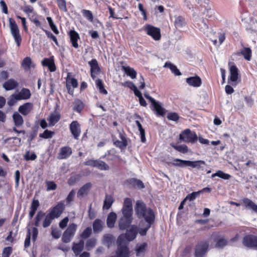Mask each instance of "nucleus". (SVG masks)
<instances>
[{
	"label": "nucleus",
	"instance_id": "nucleus-30",
	"mask_svg": "<svg viewBox=\"0 0 257 257\" xmlns=\"http://www.w3.org/2000/svg\"><path fill=\"white\" fill-rule=\"evenodd\" d=\"M29 19L37 27L41 28L42 24L40 22V20H42L45 21V19L42 16H39L35 12L33 13V15L29 18Z\"/></svg>",
	"mask_w": 257,
	"mask_h": 257
},
{
	"label": "nucleus",
	"instance_id": "nucleus-21",
	"mask_svg": "<svg viewBox=\"0 0 257 257\" xmlns=\"http://www.w3.org/2000/svg\"><path fill=\"white\" fill-rule=\"evenodd\" d=\"M68 35L69 36L72 46L75 49L78 48V40L80 39L79 34L75 30H70L68 32Z\"/></svg>",
	"mask_w": 257,
	"mask_h": 257
},
{
	"label": "nucleus",
	"instance_id": "nucleus-31",
	"mask_svg": "<svg viewBox=\"0 0 257 257\" xmlns=\"http://www.w3.org/2000/svg\"><path fill=\"white\" fill-rule=\"evenodd\" d=\"M84 242L80 239L78 243L74 242L72 246V250L76 255H79L84 248Z\"/></svg>",
	"mask_w": 257,
	"mask_h": 257
},
{
	"label": "nucleus",
	"instance_id": "nucleus-62",
	"mask_svg": "<svg viewBox=\"0 0 257 257\" xmlns=\"http://www.w3.org/2000/svg\"><path fill=\"white\" fill-rule=\"evenodd\" d=\"M167 118L169 120L177 121L179 119V116L176 112H170L167 115Z\"/></svg>",
	"mask_w": 257,
	"mask_h": 257
},
{
	"label": "nucleus",
	"instance_id": "nucleus-1",
	"mask_svg": "<svg viewBox=\"0 0 257 257\" xmlns=\"http://www.w3.org/2000/svg\"><path fill=\"white\" fill-rule=\"evenodd\" d=\"M122 216L120 218L118 226L120 230H124L128 228L133 222V209L132 200L130 198H125L121 209Z\"/></svg>",
	"mask_w": 257,
	"mask_h": 257
},
{
	"label": "nucleus",
	"instance_id": "nucleus-56",
	"mask_svg": "<svg viewBox=\"0 0 257 257\" xmlns=\"http://www.w3.org/2000/svg\"><path fill=\"white\" fill-rule=\"evenodd\" d=\"M59 9L64 12H67L66 0H56Z\"/></svg>",
	"mask_w": 257,
	"mask_h": 257
},
{
	"label": "nucleus",
	"instance_id": "nucleus-35",
	"mask_svg": "<svg viewBox=\"0 0 257 257\" xmlns=\"http://www.w3.org/2000/svg\"><path fill=\"white\" fill-rule=\"evenodd\" d=\"M117 218L116 214L113 212L109 213L106 219L108 227L112 228L114 227Z\"/></svg>",
	"mask_w": 257,
	"mask_h": 257
},
{
	"label": "nucleus",
	"instance_id": "nucleus-28",
	"mask_svg": "<svg viewBox=\"0 0 257 257\" xmlns=\"http://www.w3.org/2000/svg\"><path fill=\"white\" fill-rule=\"evenodd\" d=\"M39 206V201L38 199H34L31 203L29 213V216L30 219L33 217Z\"/></svg>",
	"mask_w": 257,
	"mask_h": 257
},
{
	"label": "nucleus",
	"instance_id": "nucleus-25",
	"mask_svg": "<svg viewBox=\"0 0 257 257\" xmlns=\"http://www.w3.org/2000/svg\"><path fill=\"white\" fill-rule=\"evenodd\" d=\"M61 118V115L59 112L55 110L53 112H52L49 117L47 118L48 121L49 123V125L54 126L57 123Z\"/></svg>",
	"mask_w": 257,
	"mask_h": 257
},
{
	"label": "nucleus",
	"instance_id": "nucleus-58",
	"mask_svg": "<svg viewBox=\"0 0 257 257\" xmlns=\"http://www.w3.org/2000/svg\"><path fill=\"white\" fill-rule=\"evenodd\" d=\"M13 252V248L11 246L6 247L4 248L2 255V257H10Z\"/></svg>",
	"mask_w": 257,
	"mask_h": 257
},
{
	"label": "nucleus",
	"instance_id": "nucleus-19",
	"mask_svg": "<svg viewBox=\"0 0 257 257\" xmlns=\"http://www.w3.org/2000/svg\"><path fill=\"white\" fill-rule=\"evenodd\" d=\"M42 65L43 66L47 67L50 72H54L56 70V66L53 56L48 58H45L42 61Z\"/></svg>",
	"mask_w": 257,
	"mask_h": 257
},
{
	"label": "nucleus",
	"instance_id": "nucleus-32",
	"mask_svg": "<svg viewBox=\"0 0 257 257\" xmlns=\"http://www.w3.org/2000/svg\"><path fill=\"white\" fill-rule=\"evenodd\" d=\"M148 246L147 242H144L142 244H137L135 248V251L137 256H144Z\"/></svg>",
	"mask_w": 257,
	"mask_h": 257
},
{
	"label": "nucleus",
	"instance_id": "nucleus-26",
	"mask_svg": "<svg viewBox=\"0 0 257 257\" xmlns=\"http://www.w3.org/2000/svg\"><path fill=\"white\" fill-rule=\"evenodd\" d=\"M186 81L190 86L194 87H198L200 86L202 84L201 79L198 76L187 78Z\"/></svg>",
	"mask_w": 257,
	"mask_h": 257
},
{
	"label": "nucleus",
	"instance_id": "nucleus-18",
	"mask_svg": "<svg viewBox=\"0 0 257 257\" xmlns=\"http://www.w3.org/2000/svg\"><path fill=\"white\" fill-rule=\"evenodd\" d=\"M230 75L228 78L229 81L235 82L237 81L238 76V69L233 62H229Z\"/></svg>",
	"mask_w": 257,
	"mask_h": 257
},
{
	"label": "nucleus",
	"instance_id": "nucleus-49",
	"mask_svg": "<svg viewBox=\"0 0 257 257\" xmlns=\"http://www.w3.org/2000/svg\"><path fill=\"white\" fill-rule=\"evenodd\" d=\"M68 75L66 79V86H72L74 88L78 87V81L77 80L73 77H69Z\"/></svg>",
	"mask_w": 257,
	"mask_h": 257
},
{
	"label": "nucleus",
	"instance_id": "nucleus-41",
	"mask_svg": "<svg viewBox=\"0 0 257 257\" xmlns=\"http://www.w3.org/2000/svg\"><path fill=\"white\" fill-rule=\"evenodd\" d=\"M164 67L170 68L171 72L176 76H180L181 75V73L177 67L170 62H166Z\"/></svg>",
	"mask_w": 257,
	"mask_h": 257
},
{
	"label": "nucleus",
	"instance_id": "nucleus-55",
	"mask_svg": "<svg viewBox=\"0 0 257 257\" xmlns=\"http://www.w3.org/2000/svg\"><path fill=\"white\" fill-rule=\"evenodd\" d=\"M92 233V229L90 227H86L80 234V237L82 239L88 238Z\"/></svg>",
	"mask_w": 257,
	"mask_h": 257
},
{
	"label": "nucleus",
	"instance_id": "nucleus-64",
	"mask_svg": "<svg viewBox=\"0 0 257 257\" xmlns=\"http://www.w3.org/2000/svg\"><path fill=\"white\" fill-rule=\"evenodd\" d=\"M46 183L48 191L55 190L57 188V184L54 181H47Z\"/></svg>",
	"mask_w": 257,
	"mask_h": 257
},
{
	"label": "nucleus",
	"instance_id": "nucleus-61",
	"mask_svg": "<svg viewBox=\"0 0 257 257\" xmlns=\"http://www.w3.org/2000/svg\"><path fill=\"white\" fill-rule=\"evenodd\" d=\"M96 243V239L94 238L89 239L86 243V246L88 249L94 247Z\"/></svg>",
	"mask_w": 257,
	"mask_h": 257
},
{
	"label": "nucleus",
	"instance_id": "nucleus-51",
	"mask_svg": "<svg viewBox=\"0 0 257 257\" xmlns=\"http://www.w3.org/2000/svg\"><path fill=\"white\" fill-rule=\"evenodd\" d=\"M81 13L83 16L89 21L91 22L93 21V16L91 11L87 10H82Z\"/></svg>",
	"mask_w": 257,
	"mask_h": 257
},
{
	"label": "nucleus",
	"instance_id": "nucleus-5",
	"mask_svg": "<svg viewBox=\"0 0 257 257\" xmlns=\"http://www.w3.org/2000/svg\"><path fill=\"white\" fill-rule=\"evenodd\" d=\"M138 233V228L137 225H132L128 229H126L125 233H122L118 236L117 241L125 242V240L133 241L136 238Z\"/></svg>",
	"mask_w": 257,
	"mask_h": 257
},
{
	"label": "nucleus",
	"instance_id": "nucleus-40",
	"mask_svg": "<svg viewBox=\"0 0 257 257\" xmlns=\"http://www.w3.org/2000/svg\"><path fill=\"white\" fill-rule=\"evenodd\" d=\"M244 57V58L247 60L250 61L252 56V51L250 48L244 47L243 49L240 50L239 52Z\"/></svg>",
	"mask_w": 257,
	"mask_h": 257
},
{
	"label": "nucleus",
	"instance_id": "nucleus-12",
	"mask_svg": "<svg viewBox=\"0 0 257 257\" xmlns=\"http://www.w3.org/2000/svg\"><path fill=\"white\" fill-rule=\"evenodd\" d=\"M144 31L148 35L151 36L155 41H158L161 38L160 29L153 25H146L144 27Z\"/></svg>",
	"mask_w": 257,
	"mask_h": 257
},
{
	"label": "nucleus",
	"instance_id": "nucleus-24",
	"mask_svg": "<svg viewBox=\"0 0 257 257\" xmlns=\"http://www.w3.org/2000/svg\"><path fill=\"white\" fill-rule=\"evenodd\" d=\"M18 82L12 78H11L5 81L3 84V87L7 91L15 89L18 87Z\"/></svg>",
	"mask_w": 257,
	"mask_h": 257
},
{
	"label": "nucleus",
	"instance_id": "nucleus-16",
	"mask_svg": "<svg viewBox=\"0 0 257 257\" xmlns=\"http://www.w3.org/2000/svg\"><path fill=\"white\" fill-rule=\"evenodd\" d=\"M88 64L90 67V76L92 79L94 80L96 77V75L100 72L101 69L97 60L95 59H93L89 61Z\"/></svg>",
	"mask_w": 257,
	"mask_h": 257
},
{
	"label": "nucleus",
	"instance_id": "nucleus-57",
	"mask_svg": "<svg viewBox=\"0 0 257 257\" xmlns=\"http://www.w3.org/2000/svg\"><path fill=\"white\" fill-rule=\"evenodd\" d=\"M103 241L109 246L113 242L114 237L111 234H106L103 236Z\"/></svg>",
	"mask_w": 257,
	"mask_h": 257
},
{
	"label": "nucleus",
	"instance_id": "nucleus-7",
	"mask_svg": "<svg viewBox=\"0 0 257 257\" xmlns=\"http://www.w3.org/2000/svg\"><path fill=\"white\" fill-rule=\"evenodd\" d=\"M179 139L181 141L186 143L195 144L198 140V137L195 132L187 128L180 134Z\"/></svg>",
	"mask_w": 257,
	"mask_h": 257
},
{
	"label": "nucleus",
	"instance_id": "nucleus-48",
	"mask_svg": "<svg viewBox=\"0 0 257 257\" xmlns=\"http://www.w3.org/2000/svg\"><path fill=\"white\" fill-rule=\"evenodd\" d=\"M46 216L45 213L42 211H39L35 218L34 225L38 227L40 226V221Z\"/></svg>",
	"mask_w": 257,
	"mask_h": 257
},
{
	"label": "nucleus",
	"instance_id": "nucleus-52",
	"mask_svg": "<svg viewBox=\"0 0 257 257\" xmlns=\"http://www.w3.org/2000/svg\"><path fill=\"white\" fill-rule=\"evenodd\" d=\"M32 63L31 58L29 57H26L23 59L22 66L25 69H30L32 66Z\"/></svg>",
	"mask_w": 257,
	"mask_h": 257
},
{
	"label": "nucleus",
	"instance_id": "nucleus-29",
	"mask_svg": "<svg viewBox=\"0 0 257 257\" xmlns=\"http://www.w3.org/2000/svg\"><path fill=\"white\" fill-rule=\"evenodd\" d=\"M91 187L92 184L90 182H88L84 184L79 189L77 192V197H82L85 195H87Z\"/></svg>",
	"mask_w": 257,
	"mask_h": 257
},
{
	"label": "nucleus",
	"instance_id": "nucleus-47",
	"mask_svg": "<svg viewBox=\"0 0 257 257\" xmlns=\"http://www.w3.org/2000/svg\"><path fill=\"white\" fill-rule=\"evenodd\" d=\"M171 146L176 151L183 154L187 153L188 151V148L186 145H176L172 143Z\"/></svg>",
	"mask_w": 257,
	"mask_h": 257
},
{
	"label": "nucleus",
	"instance_id": "nucleus-10",
	"mask_svg": "<svg viewBox=\"0 0 257 257\" xmlns=\"http://www.w3.org/2000/svg\"><path fill=\"white\" fill-rule=\"evenodd\" d=\"M209 246V242L207 240H202L198 242L195 248V255L196 257H203L207 252Z\"/></svg>",
	"mask_w": 257,
	"mask_h": 257
},
{
	"label": "nucleus",
	"instance_id": "nucleus-37",
	"mask_svg": "<svg viewBox=\"0 0 257 257\" xmlns=\"http://www.w3.org/2000/svg\"><path fill=\"white\" fill-rule=\"evenodd\" d=\"M103 223L100 219H96L93 222L92 227L94 233H99L103 229Z\"/></svg>",
	"mask_w": 257,
	"mask_h": 257
},
{
	"label": "nucleus",
	"instance_id": "nucleus-50",
	"mask_svg": "<svg viewBox=\"0 0 257 257\" xmlns=\"http://www.w3.org/2000/svg\"><path fill=\"white\" fill-rule=\"evenodd\" d=\"M101 170H108L109 168V166L104 161L97 160L96 167Z\"/></svg>",
	"mask_w": 257,
	"mask_h": 257
},
{
	"label": "nucleus",
	"instance_id": "nucleus-45",
	"mask_svg": "<svg viewBox=\"0 0 257 257\" xmlns=\"http://www.w3.org/2000/svg\"><path fill=\"white\" fill-rule=\"evenodd\" d=\"M216 176L224 180H229L231 177L230 175L225 173L221 170H218L215 173L211 175V178H213Z\"/></svg>",
	"mask_w": 257,
	"mask_h": 257
},
{
	"label": "nucleus",
	"instance_id": "nucleus-33",
	"mask_svg": "<svg viewBox=\"0 0 257 257\" xmlns=\"http://www.w3.org/2000/svg\"><path fill=\"white\" fill-rule=\"evenodd\" d=\"M17 97L19 99V100H27L29 99L31 96V93L30 90L26 88H23L20 92L17 94Z\"/></svg>",
	"mask_w": 257,
	"mask_h": 257
},
{
	"label": "nucleus",
	"instance_id": "nucleus-3",
	"mask_svg": "<svg viewBox=\"0 0 257 257\" xmlns=\"http://www.w3.org/2000/svg\"><path fill=\"white\" fill-rule=\"evenodd\" d=\"M167 164L169 165H172L175 167H180L181 168L191 167L192 168H197V169H199L201 168L202 165L205 164V162L202 160L191 161L180 159H174L173 162H168Z\"/></svg>",
	"mask_w": 257,
	"mask_h": 257
},
{
	"label": "nucleus",
	"instance_id": "nucleus-38",
	"mask_svg": "<svg viewBox=\"0 0 257 257\" xmlns=\"http://www.w3.org/2000/svg\"><path fill=\"white\" fill-rule=\"evenodd\" d=\"M13 119L16 126L19 127L24 123L23 117L18 112H15L13 113Z\"/></svg>",
	"mask_w": 257,
	"mask_h": 257
},
{
	"label": "nucleus",
	"instance_id": "nucleus-53",
	"mask_svg": "<svg viewBox=\"0 0 257 257\" xmlns=\"http://www.w3.org/2000/svg\"><path fill=\"white\" fill-rule=\"evenodd\" d=\"M17 97L18 96L17 94H13L11 95L8 99L7 102L8 105L10 106H12L14 105L16 103L17 101L20 100Z\"/></svg>",
	"mask_w": 257,
	"mask_h": 257
},
{
	"label": "nucleus",
	"instance_id": "nucleus-59",
	"mask_svg": "<svg viewBox=\"0 0 257 257\" xmlns=\"http://www.w3.org/2000/svg\"><path fill=\"white\" fill-rule=\"evenodd\" d=\"M38 126H35L32 128V131L30 134L28 138V141L31 142L32 141L35 137L37 136L38 134Z\"/></svg>",
	"mask_w": 257,
	"mask_h": 257
},
{
	"label": "nucleus",
	"instance_id": "nucleus-60",
	"mask_svg": "<svg viewBox=\"0 0 257 257\" xmlns=\"http://www.w3.org/2000/svg\"><path fill=\"white\" fill-rule=\"evenodd\" d=\"M21 10L27 15H29L30 13H33L34 12L33 7L30 5H25L24 7H22L21 8Z\"/></svg>",
	"mask_w": 257,
	"mask_h": 257
},
{
	"label": "nucleus",
	"instance_id": "nucleus-13",
	"mask_svg": "<svg viewBox=\"0 0 257 257\" xmlns=\"http://www.w3.org/2000/svg\"><path fill=\"white\" fill-rule=\"evenodd\" d=\"M146 224L143 225L144 222L142 221H140V225L141 226H144L143 228H140L138 231L140 234L142 236H145L146 235L148 230L151 227V225L154 222V217L150 212L149 213V216L146 218Z\"/></svg>",
	"mask_w": 257,
	"mask_h": 257
},
{
	"label": "nucleus",
	"instance_id": "nucleus-36",
	"mask_svg": "<svg viewBox=\"0 0 257 257\" xmlns=\"http://www.w3.org/2000/svg\"><path fill=\"white\" fill-rule=\"evenodd\" d=\"M242 203L245 207L251 209L257 213V205L249 199L247 198H243L242 200Z\"/></svg>",
	"mask_w": 257,
	"mask_h": 257
},
{
	"label": "nucleus",
	"instance_id": "nucleus-4",
	"mask_svg": "<svg viewBox=\"0 0 257 257\" xmlns=\"http://www.w3.org/2000/svg\"><path fill=\"white\" fill-rule=\"evenodd\" d=\"M136 213L139 219L146 218L149 216V213L151 212L155 219V215L154 211L151 208L147 209L146 205L142 201H137L135 206Z\"/></svg>",
	"mask_w": 257,
	"mask_h": 257
},
{
	"label": "nucleus",
	"instance_id": "nucleus-11",
	"mask_svg": "<svg viewBox=\"0 0 257 257\" xmlns=\"http://www.w3.org/2000/svg\"><path fill=\"white\" fill-rule=\"evenodd\" d=\"M256 235L249 234L244 236L242 238L243 245L247 248H257V231Z\"/></svg>",
	"mask_w": 257,
	"mask_h": 257
},
{
	"label": "nucleus",
	"instance_id": "nucleus-44",
	"mask_svg": "<svg viewBox=\"0 0 257 257\" xmlns=\"http://www.w3.org/2000/svg\"><path fill=\"white\" fill-rule=\"evenodd\" d=\"M122 69L124 71L126 75L130 76L131 78L134 79L136 78L137 72L135 70L134 68H132L130 66H123Z\"/></svg>",
	"mask_w": 257,
	"mask_h": 257
},
{
	"label": "nucleus",
	"instance_id": "nucleus-42",
	"mask_svg": "<svg viewBox=\"0 0 257 257\" xmlns=\"http://www.w3.org/2000/svg\"><path fill=\"white\" fill-rule=\"evenodd\" d=\"M95 85L101 94L106 95L108 93L107 91L104 88L103 82L101 79H97L95 80Z\"/></svg>",
	"mask_w": 257,
	"mask_h": 257
},
{
	"label": "nucleus",
	"instance_id": "nucleus-22",
	"mask_svg": "<svg viewBox=\"0 0 257 257\" xmlns=\"http://www.w3.org/2000/svg\"><path fill=\"white\" fill-rule=\"evenodd\" d=\"M119 138L121 141L113 140V145L121 150H123L125 149L128 145L127 140L125 137L122 134H119Z\"/></svg>",
	"mask_w": 257,
	"mask_h": 257
},
{
	"label": "nucleus",
	"instance_id": "nucleus-43",
	"mask_svg": "<svg viewBox=\"0 0 257 257\" xmlns=\"http://www.w3.org/2000/svg\"><path fill=\"white\" fill-rule=\"evenodd\" d=\"M198 3L200 4V6L201 8H204V10L203 12L204 14L211 10L209 0H199Z\"/></svg>",
	"mask_w": 257,
	"mask_h": 257
},
{
	"label": "nucleus",
	"instance_id": "nucleus-14",
	"mask_svg": "<svg viewBox=\"0 0 257 257\" xmlns=\"http://www.w3.org/2000/svg\"><path fill=\"white\" fill-rule=\"evenodd\" d=\"M117 249L116 254L119 257H130V251L126 242H118L116 241Z\"/></svg>",
	"mask_w": 257,
	"mask_h": 257
},
{
	"label": "nucleus",
	"instance_id": "nucleus-20",
	"mask_svg": "<svg viewBox=\"0 0 257 257\" xmlns=\"http://www.w3.org/2000/svg\"><path fill=\"white\" fill-rule=\"evenodd\" d=\"M72 149L70 147H63L60 149V152L57 155V158L59 160L66 159L72 154Z\"/></svg>",
	"mask_w": 257,
	"mask_h": 257
},
{
	"label": "nucleus",
	"instance_id": "nucleus-9",
	"mask_svg": "<svg viewBox=\"0 0 257 257\" xmlns=\"http://www.w3.org/2000/svg\"><path fill=\"white\" fill-rule=\"evenodd\" d=\"M77 226L76 224L70 223L66 230L64 232L62 236V241L64 243L69 242L74 236L77 230Z\"/></svg>",
	"mask_w": 257,
	"mask_h": 257
},
{
	"label": "nucleus",
	"instance_id": "nucleus-23",
	"mask_svg": "<svg viewBox=\"0 0 257 257\" xmlns=\"http://www.w3.org/2000/svg\"><path fill=\"white\" fill-rule=\"evenodd\" d=\"M174 24L175 28L179 29L185 27L187 25V22L184 17L182 16H175Z\"/></svg>",
	"mask_w": 257,
	"mask_h": 257
},
{
	"label": "nucleus",
	"instance_id": "nucleus-8",
	"mask_svg": "<svg viewBox=\"0 0 257 257\" xmlns=\"http://www.w3.org/2000/svg\"><path fill=\"white\" fill-rule=\"evenodd\" d=\"M145 97L151 103V109L156 111L157 115L164 116L166 114V109L162 106L161 103L155 100L149 94H145Z\"/></svg>",
	"mask_w": 257,
	"mask_h": 257
},
{
	"label": "nucleus",
	"instance_id": "nucleus-63",
	"mask_svg": "<svg viewBox=\"0 0 257 257\" xmlns=\"http://www.w3.org/2000/svg\"><path fill=\"white\" fill-rule=\"evenodd\" d=\"M200 194V192H193L192 193L188 194L186 197L185 198V199L187 201L189 200V201L194 200L197 197V195H199Z\"/></svg>",
	"mask_w": 257,
	"mask_h": 257
},
{
	"label": "nucleus",
	"instance_id": "nucleus-54",
	"mask_svg": "<svg viewBox=\"0 0 257 257\" xmlns=\"http://www.w3.org/2000/svg\"><path fill=\"white\" fill-rule=\"evenodd\" d=\"M54 134L55 133L54 132L49 131L48 130H46L44 131V132L43 133L40 134L39 135V137L41 138H43V139H50L53 137V136L54 135Z\"/></svg>",
	"mask_w": 257,
	"mask_h": 257
},
{
	"label": "nucleus",
	"instance_id": "nucleus-34",
	"mask_svg": "<svg viewBox=\"0 0 257 257\" xmlns=\"http://www.w3.org/2000/svg\"><path fill=\"white\" fill-rule=\"evenodd\" d=\"M85 104L83 102L79 99H76L73 102V110L79 113H80L84 108Z\"/></svg>",
	"mask_w": 257,
	"mask_h": 257
},
{
	"label": "nucleus",
	"instance_id": "nucleus-39",
	"mask_svg": "<svg viewBox=\"0 0 257 257\" xmlns=\"http://www.w3.org/2000/svg\"><path fill=\"white\" fill-rule=\"evenodd\" d=\"M114 202L113 197L110 195L106 194L103 205V209H109Z\"/></svg>",
	"mask_w": 257,
	"mask_h": 257
},
{
	"label": "nucleus",
	"instance_id": "nucleus-17",
	"mask_svg": "<svg viewBox=\"0 0 257 257\" xmlns=\"http://www.w3.org/2000/svg\"><path fill=\"white\" fill-rule=\"evenodd\" d=\"M124 183L129 188L137 187L139 189H143L145 188V185L141 180L134 178L128 179Z\"/></svg>",
	"mask_w": 257,
	"mask_h": 257
},
{
	"label": "nucleus",
	"instance_id": "nucleus-27",
	"mask_svg": "<svg viewBox=\"0 0 257 257\" xmlns=\"http://www.w3.org/2000/svg\"><path fill=\"white\" fill-rule=\"evenodd\" d=\"M33 105L31 102H26L20 106L18 110L20 113L24 115H27L33 109Z\"/></svg>",
	"mask_w": 257,
	"mask_h": 257
},
{
	"label": "nucleus",
	"instance_id": "nucleus-2",
	"mask_svg": "<svg viewBox=\"0 0 257 257\" xmlns=\"http://www.w3.org/2000/svg\"><path fill=\"white\" fill-rule=\"evenodd\" d=\"M65 209L63 202L58 203L55 206L50 208V212L45 216L42 222L44 228L48 227L52 223L53 219L59 218Z\"/></svg>",
	"mask_w": 257,
	"mask_h": 257
},
{
	"label": "nucleus",
	"instance_id": "nucleus-46",
	"mask_svg": "<svg viewBox=\"0 0 257 257\" xmlns=\"http://www.w3.org/2000/svg\"><path fill=\"white\" fill-rule=\"evenodd\" d=\"M216 241L215 247L217 248H223L227 244V240L223 237H217L215 240Z\"/></svg>",
	"mask_w": 257,
	"mask_h": 257
},
{
	"label": "nucleus",
	"instance_id": "nucleus-15",
	"mask_svg": "<svg viewBox=\"0 0 257 257\" xmlns=\"http://www.w3.org/2000/svg\"><path fill=\"white\" fill-rule=\"evenodd\" d=\"M70 133L75 140H78L81 134V126L80 123L77 120L72 121L69 124Z\"/></svg>",
	"mask_w": 257,
	"mask_h": 257
},
{
	"label": "nucleus",
	"instance_id": "nucleus-6",
	"mask_svg": "<svg viewBox=\"0 0 257 257\" xmlns=\"http://www.w3.org/2000/svg\"><path fill=\"white\" fill-rule=\"evenodd\" d=\"M9 23L11 33L14 39L17 46L20 47L21 45L22 38L20 34L19 27L16 21L13 18H11L9 19Z\"/></svg>",
	"mask_w": 257,
	"mask_h": 257
}]
</instances>
